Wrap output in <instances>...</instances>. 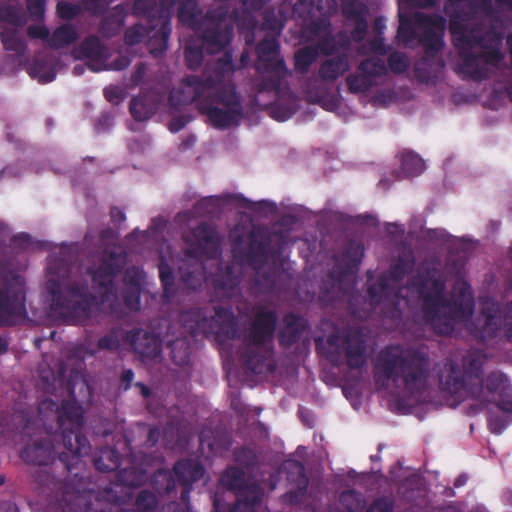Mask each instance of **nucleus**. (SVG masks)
<instances>
[{
    "label": "nucleus",
    "instance_id": "1",
    "mask_svg": "<svg viewBox=\"0 0 512 512\" xmlns=\"http://www.w3.org/2000/svg\"><path fill=\"white\" fill-rule=\"evenodd\" d=\"M180 321L193 337L215 335L219 341L222 337L241 338L236 353L243 368L253 374L274 372L272 342L278 321L275 310L257 309L241 336L234 315L223 306H214L213 314L207 308H191L181 313Z\"/></svg>",
    "mask_w": 512,
    "mask_h": 512
},
{
    "label": "nucleus",
    "instance_id": "2",
    "mask_svg": "<svg viewBox=\"0 0 512 512\" xmlns=\"http://www.w3.org/2000/svg\"><path fill=\"white\" fill-rule=\"evenodd\" d=\"M407 287L417 293L423 319L436 334L451 335L457 322L469 320L474 313L471 286L466 281L458 282L455 286L457 297L449 299L445 295V282L435 277L434 268L409 278Z\"/></svg>",
    "mask_w": 512,
    "mask_h": 512
},
{
    "label": "nucleus",
    "instance_id": "3",
    "mask_svg": "<svg viewBox=\"0 0 512 512\" xmlns=\"http://www.w3.org/2000/svg\"><path fill=\"white\" fill-rule=\"evenodd\" d=\"M184 101L196 103L200 114L216 129L239 125L243 118L241 95L234 84L223 82V74L189 75L182 81Z\"/></svg>",
    "mask_w": 512,
    "mask_h": 512
},
{
    "label": "nucleus",
    "instance_id": "4",
    "mask_svg": "<svg viewBox=\"0 0 512 512\" xmlns=\"http://www.w3.org/2000/svg\"><path fill=\"white\" fill-rule=\"evenodd\" d=\"M77 34H0L6 51L12 52L17 65L40 84L55 80L59 58L75 41Z\"/></svg>",
    "mask_w": 512,
    "mask_h": 512
},
{
    "label": "nucleus",
    "instance_id": "5",
    "mask_svg": "<svg viewBox=\"0 0 512 512\" xmlns=\"http://www.w3.org/2000/svg\"><path fill=\"white\" fill-rule=\"evenodd\" d=\"M430 372L431 360L424 346L388 345L380 351L374 367V381L381 389H386L389 381H402L409 393H421Z\"/></svg>",
    "mask_w": 512,
    "mask_h": 512
},
{
    "label": "nucleus",
    "instance_id": "6",
    "mask_svg": "<svg viewBox=\"0 0 512 512\" xmlns=\"http://www.w3.org/2000/svg\"><path fill=\"white\" fill-rule=\"evenodd\" d=\"M46 289L51 296L50 311L57 319L69 325L86 326L89 323L98 298L91 292L86 279H48Z\"/></svg>",
    "mask_w": 512,
    "mask_h": 512
},
{
    "label": "nucleus",
    "instance_id": "7",
    "mask_svg": "<svg viewBox=\"0 0 512 512\" xmlns=\"http://www.w3.org/2000/svg\"><path fill=\"white\" fill-rule=\"evenodd\" d=\"M57 422L60 429L59 437L66 449L59 453L58 459L69 473L78 477L77 470L82 464L81 457L87 455L91 448L89 440L82 433V406L75 399L63 400L57 407Z\"/></svg>",
    "mask_w": 512,
    "mask_h": 512
},
{
    "label": "nucleus",
    "instance_id": "8",
    "mask_svg": "<svg viewBox=\"0 0 512 512\" xmlns=\"http://www.w3.org/2000/svg\"><path fill=\"white\" fill-rule=\"evenodd\" d=\"M326 347L316 341L317 350L333 366L345 364L350 370L362 369L367 362V341L361 328H348L342 334L332 333L326 339Z\"/></svg>",
    "mask_w": 512,
    "mask_h": 512
},
{
    "label": "nucleus",
    "instance_id": "9",
    "mask_svg": "<svg viewBox=\"0 0 512 512\" xmlns=\"http://www.w3.org/2000/svg\"><path fill=\"white\" fill-rule=\"evenodd\" d=\"M79 35L69 48L64 49V54L69 53L74 60H85V64L92 72L122 71L131 64V58L127 55H118L110 60L113 48L104 44L97 34H88L78 42Z\"/></svg>",
    "mask_w": 512,
    "mask_h": 512
},
{
    "label": "nucleus",
    "instance_id": "10",
    "mask_svg": "<svg viewBox=\"0 0 512 512\" xmlns=\"http://www.w3.org/2000/svg\"><path fill=\"white\" fill-rule=\"evenodd\" d=\"M452 35L454 36L453 43L459 48V57L462 59L459 71L469 79L475 81L488 79L490 76L488 65L497 67L504 58L502 52L497 48L484 50L479 53L471 51L472 44L475 42L480 43L487 34Z\"/></svg>",
    "mask_w": 512,
    "mask_h": 512
},
{
    "label": "nucleus",
    "instance_id": "11",
    "mask_svg": "<svg viewBox=\"0 0 512 512\" xmlns=\"http://www.w3.org/2000/svg\"><path fill=\"white\" fill-rule=\"evenodd\" d=\"M363 257V244L354 239L348 240L341 254L335 259V267L327 274L320 287L321 297L327 301H333L341 293H345L346 278L358 271Z\"/></svg>",
    "mask_w": 512,
    "mask_h": 512
},
{
    "label": "nucleus",
    "instance_id": "12",
    "mask_svg": "<svg viewBox=\"0 0 512 512\" xmlns=\"http://www.w3.org/2000/svg\"><path fill=\"white\" fill-rule=\"evenodd\" d=\"M25 313L23 277L13 270H0V323L12 326Z\"/></svg>",
    "mask_w": 512,
    "mask_h": 512
},
{
    "label": "nucleus",
    "instance_id": "13",
    "mask_svg": "<svg viewBox=\"0 0 512 512\" xmlns=\"http://www.w3.org/2000/svg\"><path fill=\"white\" fill-rule=\"evenodd\" d=\"M335 0H298L293 6V15L302 21L300 32H332L331 16L336 13Z\"/></svg>",
    "mask_w": 512,
    "mask_h": 512
},
{
    "label": "nucleus",
    "instance_id": "14",
    "mask_svg": "<svg viewBox=\"0 0 512 512\" xmlns=\"http://www.w3.org/2000/svg\"><path fill=\"white\" fill-rule=\"evenodd\" d=\"M126 264V253L120 247L108 245L104 248L100 257V263L96 268H88L92 282L105 294L112 293L114 278L121 273Z\"/></svg>",
    "mask_w": 512,
    "mask_h": 512
},
{
    "label": "nucleus",
    "instance_id": "15",
    "mask_svg": "<svg viewBox=\"0 0 512 512\" xmlns=\"http://www.w3.org/2000/svg\"><path fill=\"white\" fill-rule=\"evenodd\" d=\"M126 264V253L120 247L108 245L104 248L100 257V263L96 268H88L92 282L105 294L112 293L114 278L121 273Z\"/></svg>",
    "mask_w": 512,
    "mask_h": 512
},
{
    "label": "nucleus",
    "instance_id": "16",
    "mask_svg": "<svg viewBox=\"0 0 512 512\" xmlns=\"http://www.w3.org/2000/svg\"><path fill=\"white\" fill-rule=\"evenodd\" d=\"M387 73L388 68L382 59H364L356 71L346 77L347 89L352 94L365 93L377 85L378 78L386 76Z\"/></svg>",
    "mask_w": 512,
    "mask_h": 512
},
{
    "label": "nucleus",
    "instance_id": "17",
    "mask_svg": "<svg viewBox=\"0 0 512 512\" xmlns=\"http://www.w3.org/2000/svg\"><path fill=\"white\" fill-rule=\"evenodd\" d=\"M260 74L252 82V89L255 92L254 102L259 103L261 94H272L273 99L279 98L284 92L289 90L284 86V80L289 75L285 62H278L269 69H256Z\"/></svg>",
    "mask_w": 512,
    "mask_h": 512
},
{
    "label": "nucleus",
    "instance_id": "18",
    "mask_svg": "<svg viewBox=\"0 0 512 512\" xmlns=\"http://www.w3.org/2000/svg\"><path fill=\"white\" fill-rule=\"evenodd\" d=\"M125 343L133 353L142 361L155 360L162 352V339L152 331L142 328H133L126 331Z\"/></svg>",
    "mask_w": 512,
    "mask_h": 512
},
{
    "label": "nucleus",
    "instance_id": "19",
    "mask_svg": "<svg viewBox=\"0 0 512 512\" xmlns=\"http://www.w3.org/2000/svg\"><path fill=\"white\" fill-rule=\"evenodd\" d=\"M273 233L266 228H253L248 235L244 257L255 270L266 264L269 258Z\"/></svg>",
    "mask_w": 512,
    "mask_h": 512
},
{
    "label": "nucleus",
    "instance_id": "20",
    "mask_svg": "<svg viewBox=\"0 0 512 512\" xmlns=\"http://www.w3.org/2000/svg\"><path fill=\"white\" fill-rule=\"evenodd\" d=\"M242 280V272L233 263H220L211 274L210 281L216 298H231Z\"/></svg>",
    "mask_w": 512,
    "mask_h": 512
},
{
    "label": "nucleus",
    "instance_id": "21",
    "mask_svg": "<svg viewBox=\"0 0 512 512\" xmlns=\"http://www.w3.org/2000/svg\"><path fill=\"white\" fill-rule=\"evenodd\" d=\"M263 496L264 491L258 483H247L237 491V500L228 510L218 499H214L213 512H256L255 507L261 503Z\"/></svg>",
    "mask_w": 512,
    "mask_h": 512
},
{
    "label": "nucleus",
    "instance_id": "22",
    "mask_svg": "<svg viewBox=\"0 0 512 512\" xmlns=\"http://www.w3.org/2000/svg\"><path fill=\"white\" fill-rule=\"evenodd\" d=\"M99 499H103L111 504V512H154L158 505L157 497L154 493L148 490H142L136 497L135 509L125 510L120 507L121 497L118 492L111 486H106L98 493Z\"/></svg>",
    "mask_w": 512,
    "mask_h": 512
},
{
    "label": "nucleus",
    "instance_id": "23",
    "mask_svg": "<svg viewBox=\"0 0 512 512\" xmlns=\"http://www.w3.org/2000/svg\"><path fill=\"white\" fill-rule=\"evenodd\" d=\"M439 386L442 391L452 395H462V392L470 393V384L460 368L453 359H446L439 373Z\"/></svg>",
    "mask_w": 512,
    "mask_h": 512
},
{
    "label": "nucleus",
    "instance_id": "24",
    "mask_svg": "<svg viewBox=\"0 0 512 512\" xmlns=\"http://www.w3.org/2000/svg\"><path fill=\"white\" fill-rule=\"evenodd\" d=\"M56 447L53 440L43 438L27 444L20 452L21 459L32 465H48L55 459Z\"/></svg>",
    "mask_w": 512,
    "mask_h": 512
},
{
    "label": "nucleus",
    "instance_id": "25",
    "mask_svg": "<svg viewBox=\"0 0 512 512\" xmlns=\"http://www.w3.org/2000/svg\"><path fill=\"white\" fill-rule=\"evenodd\" d=\"M28 23V15L19 1L0 0V28L18 32Z\"/></svg>",
    "mask_w": 512,
    "mask_h": 512
},
{
    "label": "nucleus",
    "instance_id": "26",
    "mask_svg": "<svg viewBox=\"0 0 512 512\" xmlns=\"http://www.w3.org/2000/svg\"><path fill=\"white\" fill-rule=\"evenodd\" d=\"M284 468L287 471L288 480L296 486L295 489L285 493L284 499L290 504H298L305 498L309 484L305 467L298 461H291L287 462Z\"/></svg>",
    "mask_w": 512,
    "mask_h": 512
},
{
    "label": "nucleus",
    "instance_id": "27",
    "mask_svg": "<svg viewBox=\"0 0 512 512\" xmlns=\"http://www.w3.org/2000/svg\"><path fill=\"white\" fill-rule=\"evenodd\" d=\"M341 11L347 25L353 26L352 32H369L368 5L359 0H341Z\"/></svg>",
    "mask_w": 512,
    "mask_h": 512
},
{
    "label": "nucleus",
    "instance_id": "28",
    "mask_svg": "<svg viewBox=\"0 0 512 512\" xmlns=\"http://www.w3.org/2000/svg\"><path fill=\"white\" fill-rule=\"evenodd\" d=\"M307 329V320L302 316L293 312L286 314L283 318V326L278 333L279 345L283 348H290L300 340Z\"/></svg>",
    "mask_w": 512,
    "mask_h": 512
},
{
    "label": "nucleus",
    "instance_id": "29",
    "mask_svg": "<svg viewBox=\"0 0 512 512\" xmlns=\"http://www.w3.org/2000/svg\"><path fill=\"white\" fill-rule=\"evenodd\" d=\"M462 371L470 384V394L478 397L483 389V355L480 351L468 353L462 360Z\"/></svg>",
    "mask_w": 512,
    "mask_h": 512
},
{
    "label": "nucleus",
    "instance_id": "30",
    "mask_svg": "<svg viewBox=\"0 0 512 512\" xmlns=\"http://www.w3.org/2000/svg\"><path fill=\"white\" fill-rule=\"evenodd\" d=\"M485 386L490 393L499 394L497 408L503 412L512 413V386L507 376L499 371L491 372L485 380Z\"/></svg>",
    "mask_w": 512,
    "mask_h": 512
},
{
    "label": "nucleus",
    "instance_id": "31",
    "mask_svg": "<svg viewBox=\"0 0 512 512\" xmlns=\"http://www.w3.org/2000/svg\"><path fill=\"white\" fill-rule=\"evenodd\" d=\"M271 118L277 121H286L290 119L298 109V99L296 95L289 89L284 92L279 98H274V101L263 105Z\"/></svg>",
    "mask_w": 512,
    "mask_h": 512
},
{
    "label": "nucleus",
    "instance_id": "32",
    "mask_svg": "<svg viewBox=\"0 0 512 512\" xmlns=\"http://www.w3.org/2000/svg\"><path fill=\"white\" fill-rule=\"evenodd\" d=\"M445 62L443 59L422 57L414 64L413 73L415 78L424 84L436 83L443 74Z\"/></svg>",
    "mask_w": 512,
    "mask_h": 512
},
{
    "label": "nucleus",
    "instance_id": "33",
    "mask_svg": "<svg viewBox=\"0 0 512 512\" xmlns=\"http://www.w3.org/2000/svg\"><path fill=\"white\" fill-rule=\"evenodd\" d=\"M173 472L180 485L192 486L194 482L203 478L205 469L198 461L181 459L174 464Z\"/></svg>",
    "mask_w": 512,
    "mask_h": 512
},
{
    "label": "nucleus",
    "instance_id": "34",
    "mask_svg": "<svg viewBox=\"0 0 512 512\" xmlns=\"http://www.w3.org/2000/svg\"><path fill=\"white\" fill-rule=\"evenodd\" d=\"M203 11L195 0H183L177 11L178 21L182 26L201 32Z\"/></svg>",
    "mask_w": 512,
    "mask_h": 512
},
{
    "label": "nucleus",
    "instance_id": "35",
    "mask_svg": "<svg viewBox=\"0 0 512 512\" xmlns=\"http://www.w3.org/2000/svg\"><path fill=\"white\" fill-rule=\"evenodd\" d=\"M229 10L225 6L209 8L202 16V32H233V27L226 24Z\"/></svg>",
    "mask_w": 512,
    "mask_h": 512
},
{
    "label": "nucleus",
    "instance_id": "36",
    "mask_svg": "<svg viewBox=\"0 0 512 512\" xmlns=\"http://www.w3.org/2000/svg\"><path fill=\"white\" fill-rule=\"evenodd\" d=\"M193 236L199 246L209 257H215L219 252V239L216 230L206 222H202L193 229Z\"/></svg>",
    "mask_w": 512,
    "mask_h": 512
},
{
    "label": "nucleus",
    "instance_id": "37",
    "mask_svg": "<svg viewBox=\"0 0 512 512\" xmlns=\"http://www.w3.org/2000/svg\"><path fill=\"white\" fill-rule=\"evenodd\" d=\"M443 36L444 34H396L397 39L403 41L419 37V42L424 48L423 57L430 58V60H434V58L443 59L439 56V52L445 45Z\"/></svg>",
    "mask_w": 512,
    "mask_h": 512
},
{
    "label": "nucleus",
    "instance_id": "38",
    "mask_svg": "<svg viewBox=\"0 0 512 512\" xmlns=\"http://www.w3.org/2000/svg\"><path fill=\"white\" fill-rule=\"evenodd\" d=\"M499 307L494 302H486L482 305L480 315L484 318L481 328L476 332V337H493L499 329Z\"/></svg>",
    "mask_w": 512,
    "mask_h": 512
},
{
    "label": "nucleus",
    "instance_id": "39",
    "mask_svg": "<svg viewBox=\"0 0 512 512\" xmlns=\"http://www.w3.org/2000/svg\"><path fill=\"white\" fill-rule=\"evenodd\" d=\"M258 60L256 69H269L278 62H285L279 56V45L275 39H265L257 47Z\"/></svg>",
    "mask_w": 512,
    "mask_h": 512
},
{
    "label": "nucleus",
    "instance_id": "40",
    "mask_svg": "<svg viewBox=\"0 0 512 512\" xmlns=\"http://www.w3.org/2000/svg\"><path fill=\"white\" fill-rule=\"evenodd\" d=\"M347 55L341 54L324 61L319 68V76L325 81H335L349 70Z\"/></svg>",
    "mask_w": 512,
    "mask_h": 512
},
{
    "label": "nucleus",
    "instance_id": "41",
    "mask_svg": "<svg viewBox=\"0 0 512 512\" xmlns=\"http://www.w3.org/2000/svg\"><path fill=\"white\" fill-rule=\"evenodd\" d=\"M463 2H469V9L464 13L468 19L473 18L478 13H482L486 16H491L495 13V8L491 0H447V4L455 9ZM462 14V11H455V16L458 18H461Z\"/></svg>",
    "mask_w": 512,
    "mask_h": 512
},
{
    "label": "nucleus",
    "instance_id": "42",
    "mask_svg": "<svg viewBox=\"0 0 512 512\" xmlns=\"http://www.w3.org/2000/svg\"><path fill=\"white\" fill-rule=\"evenodd\" d=\"M93 464L100 472H112L121 465V455L112 447H103L93 457Z\"/></svg>",
    "mask_w": 512,
    "mask_h": 512
},
{
    "label": "nucleus",
    "instance_id": "43",
    "mask_svg": "<svg viewBox=\"0 0 512 512\" xmlns=\"http://www.w3.org/2000/svg\"><path fill=\"white\" fill-rule=\"evenodd\" d=\"M128 10L124 4H118L103 14L99 32H119L125 24Z\"/></svg>",
    "mask_w": 512,
    "mask_h": 512
},
{
    "label": "nucleus",
    "instance_id": "44",
    "mask_svg": "<svg viewBox=\"0 0 512 512\" xmlns=\"http://www.w3.org/2000/svg\"><path fill=\"white\" fill-rule=\"evenodd\" d=\"M415 264L416 259L412 251L400 254L389 268V279L396 283L403 281L405 276L413 271Z\"/></svg>",
    "mask_w": 512,
    "mask_h": 512
},
{
    "label": "nucleus",
    "instance_id": "45",
    "mask_svg": "<svg viewBox=\"0 0 512 512\" xmlns=\"http://www.w3.org/2000/svg\"><path fill=\"white\" fill-rule=\"evenodd\" d=\"M400 160L402 173L405 177H416L425 170L424 160L413 151H402Z\"/></svg>",
    "mask_w": 512,
    "mask_h": 512
},
{
    "label": "nucleus",
    "instance_id": "46",
    "mask_svg": "<svg viewBox=\"0 0 512 512\" xmlns=\"http://www.w3.org/2000/svg\"><path fill=\"white\" fill-rule=\"evenodd\" d=\"M126 332L120 326L112 327L106 334L101 336L97 341L98 350H107L116 352L119 350L121 343L125 342Z\"/></svg>",
    "mask_w": 512,
    "mask_h": 512
},
{
    "label": "nucleus",
    "instance_id": "47",
    "mask_svg": "<svg viewBox=\"0 0 512 512\" xmlns=\"http://www.w3.org/2000/svg\"><path fill=\"white\" fill-rule=\"evenodd\" d=\"M390 279L388 275L381 274L377 280L368 286L367 295L372 304H379L383 298L387 297L392 292Z\"/></svg>",
    "mask_w": 512,
    "mask_h": 512
},
{
    "label": "nucleus",
    "instance_id": "48",
    "mask_svg": "<svg viewBox=\"0 0 512 512\" xmlns=\"http://www.w3.org/2000/svg\"><path fill=\"white\" fill-rule=\"evenodd\" d=\"M262 32H282L286 17L284 13L275 8H267L262 14Z\"/></svg>",
    "mask_w": 512,
    "mask_h": 512
},
{
    "label": "nucleus",
    "instance_id": "49",
    "mask_svg": "<svg viewBox=\"0 0 512 512\" xmlns=\"http://www.w3.org/2000/svg\"><path fill=\"white\" fill-rule=\"evenodd\" d=\"M365 505V498L361 492L355 490L343 491L339 496V506L343 512H359Z\"/></svg>",
    "mask_w": 512,
    "mask_h": 512
},
{
    "label": "nucleus",
    "instance_id": "50",
    "mask_svg": "<svg viewBox=\"0 0 512 512\" xmlns=\"http://www.w3.org/2000/svg\"><path fill=\"white\" fill-rule=\"evenodd\" d=\"M152 485L159 495H170L176 489V480L171 472L158 470L152 477Z\"/></svg>",
    "mask_w": 512,
    "mask_h": 512
},
{
    "label": "nucleus",
    "instance_id": "51",
    "mask_svg": "<svg viewBox=\"0 0 512 512\" xmlns=\"http://www.w3.org/2000/svg\"><path fill=\"white\" fill-rule=\"evenodd\" d=\"M129 111L132 117L140 122L151 118L155 107L147 101L146 97L139 95L131 99Z\"/></svg>",
    "mask_w": 512,
    "mask_h": 512
},
{
    "label": "nucleus",
    "instance_id": "52",
    "mask_svg": "<svg viewBox=\"0 0 512 512\" xmlns=\"http://www.w3.org/2000/svg\"><path fill=\"white\" fill-rule=\"evenodd\" d=\"M172 361L180 367L190 362L191 347L186 339H176L169 344Z\"/></svg>",
    "mask_w": 512,
    "mask_h": 512
},
{
    "label": "nucleus",
    "instance_id": "53",
    "mask_svg": "<svg viewBox=\"0 0 512 512\" xmlns=\"http://www.w3.org/2000/svg\"><path fill=\"white\" fill-rule=\"evenodd\" d=\"M317 57L318 49L314 46H306L299 49L294 55L295 69L300 73H307Z\"/></svg>",
    "mask_w": 512,
    "mask_h": 512
},
{
    "label": "nucleus",
    "instance_id": "54",
    "mask_svg": "<svg viewBox=\"0 0 512 512\" xmlns=\"http://www.w3.org/2000/svg\"><path fill=\"white\" fill-rule=\"evenodd\" d=\"M179 272L183 283L192 290L198 289L205 279L203 267L198 264L189 266L186 269L181 266L179 267Z\"/></svg>",
    "mask_w": 512,
    "mask_h": 512
},
{
    "label": "nucleus",
    "instance_id": "55",
    "mask_svg": "<svg viewBox=\"0 0 512 512\" xmlns=\"http://www.w3.org/2000/svg\"><path fill=\"white\" fill-rule=\"evenodd\" d=\"M159 278L163 287V296L170 298L175 293V276L173 268L164 260L159 264Z\"/></svg>",
    "mask_w": 512,
    "mask_h": 512
},
{
    "label": "nucleus",
    "instance_id": "56",
    "mask_svg": "<svg viewBox=\"0 0 512 512\" xmlns=\"http://www.w3.org/2000/svg\"><path fill=\"white\" fill-rule=\"evenodd\" d=\"M233 457L242 468L253 469L258 464V454L255 449L247 446L237 447L233 451Z\"/></svg>",
    "mask_w": 512,
    "mask_h": 512
},
{
    "label": "nucleus",
    "instance_id": "57",
    "mask_svg": "<svg viewBox=\"0 0 512 512\" xmlns=\"http://www.w3.org/2000/svg\"><path fill=\"white\" fill-rule=\"evenodd\" d=\"M146 475L143 470L135 467L119 470L117 473L118 481L128 487H139L145 481Z\"/></svg>",
    "mask_w": 512,
    "mask_h": 512
},
{
    "label": "nucleus",
    "instance_id": "58",
    "mask_svg": "<svg viewBox=\"0 0 512 512\" xmlns=\"http://www.w3.org/2000/svg\"><path fill=\"white\" fill-rule=\"evenodd\" d=\"M150 34H124V43L117 48H113V53L117 52L119 55H127L133 59V56L137 53L136 46L146 40V37Z\"/></svg>",
    "mask_w": 512,
    "mask_h": 512
},
{
    "label": "nucleus",
    "instance_id": "59",
    "mask_svg": "<svg viewBox=\"0 0 512 512\" xmlns=\"http://www.w3.org/2000/svg\"><path fill=\"white\" fill-rule=\"evenodd\" d=\"M223 481L231 490L238 491L248 482L245 478V472L239 467H229L223 474Z\"/></svg>",
    "mask_w": 512,
    "mask_h": 512
},
{
    "label": "nucleus",
    "instance_id": "60",
    "mask_svg": "<svg viewBox=\"0 0 512 512\" xmlns=\"http://www.w3.org/2000/svg\"><path fill=\"white\" fill-rule=\"evenodd\" d=\"M170 34H152L146 37V47L154 57L162 56L168 48Z\"/></svg>",
    "mask_w": 512,
    "mask_h": 512
},
{
    "label": "nucleus",
    "instance_id": "61",
    "mask_svg": "<svg viewBox=\"0 0 512 512\" xmlns=\"http://www.w3.org/2000/svg\"><path fill=\"white\" fill-rule=\"evenodd\" d=\"M201 446L207 445L211 452L218 450H228L232 445L231 436L228 433H222L219 438L213 440L206 438V432L202 431L199 437Z\"/></svg>",
    "mask_w": 512,
    "mask_h": 512
},
{
    "label": "nucleus",
    "instance_id": "62",
    "mask_svg": "<svg viewBox=\"0 0 512 512\" xmlns=\"http://www.w3.org/2000/svg\"><path fill=\"white\" fill-rule=\"evenodd\" d=\"M387 63L391 72L397 75L405 73L410 66V61L407 55L399 51L390 53Z\"/></svg>",
    "mask_w": 512,
    "mask_h": 512
},
{
    "label": "nucleus",
    "instance_id": "63",
    "mask_svg": "<svg viewBox=\"0 0 512 512\" xmlns=\"http://www.w3.org/2000/svg\"><path fill=\"white\" fill-rule=\"evenodd\" d=\"M184 58L186 66L189 69L195 70L199 68L203 62L204 54L201 46H194L188 44L184 50Z\"/></svg>",
    "mask_w": 512,
    "mask_h": 512
},
{
    "label": "nucleus",
    "instance_id": "64",
    "mask_svg": "<svg viewBox=\"0 0 512 512\" xmlns=\"http://www.w3.org/2000/svg\"><path fill=\"white\" fill-rule=\"evenodd\" d=\"M57 16L66 21L75 19L82 14L80 3H70L66 1H59L56 4Z\"/></svg>",
    "mask_w": 512,
    "mask_h": 512
}]
</instances>
